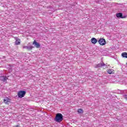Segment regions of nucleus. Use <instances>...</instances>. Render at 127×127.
Listing matches in <instances>:
<instances>
[{
  "label": "nucleus",
  "instance_id": "nucleus-1",
  "mask_svg": "<svg viewBox=\"0 0 127 127\" xmlns=\"http://www.w3.org/2000/svg\"><path fill=\"white\" fill-rule=\"evenodd\" d=\"M55 121L57 123H61V122L63 121V115L60 113L57 114Z\"/></svg>",
  "mask_w": 127,
  "mask_h": 127
},
{
  "label": "nucleus",
  "instance_id": "nucleus-2",
  "mask_svg": "<svg viewBox=\"0 0 127 127\" xmlns=\"http://www.w3.org/2000/svg\"><path fill=\"white\" fill-rule=\"evenodd\" d=\"M26 92L25 91H20L18 92V96L19 98H23L25 96Z\"/></svg>",
  "mask_w": 127,
  "mask_h": 127
},
{
  "label": "nucleus",
  "instance_id": "nucleus-3",
  "mask_svg": "<svg viewBox=\"0 0 127 127\" xmlns=\"http://www.w3.org/2000/svg\"><path fill=\"white\" fill-rule=\"evenodd\" d=\"M98 42L100 45H105L106 44V40L104 38H101L98 41Z\"/></svg>",
  "mask_w": 127,
  "mask_h": 127
},
{
  "label": "nucleus",
  "instance_id": "nucleus-4",
  "mask_svg": "<svg viewBox=\"0 0 127 127\" xmlns=\"http://www.w3.org/2000/svg\"><path fill=\"white\" fill-rule=\"evenodd\" d=\"M10 99L6 97L3 99V102L6 104V105H9V103H10Z\"/></svg>",
  "mask_w": 127,
  "mask_h": 127
},
{
  "label": "nucleus",
  "instance_id": "nucleus-5",
  "mask_svg": "<svg viewBox=\"0 0 127 127\" xmlns=\"http://www.w3.org/2000/svg\"><path fill=\"white\" fill-rule=\"evenodd\" d=\"M33 45H34L36 48H39V47H40V44H39V43L36 42V41H34L33 42Z\"/></svg>",
  "mask_w": 127,
  "mask_h": 127
},
{
  "label": "nucleus",
  "instance_id": "nucleus-6",
  "mask_svg": "<svg viewBox=\"0 0 127 127\" xmlns=\"http://www.w3.org/2000/svg\"><path fill=\"white\" fill-rule=\"evenodd\" d=\"M103 66H106V64L104 63H100L96 65L95 68H99L100 67H103Z\"/></svg>",
  "mask_w": 127,
  "mask_h": 127
},
{
  "label": "nucleus",
  "instance_id": "nucleus-7",
  "mask_svg": "<svg viewBox=\"0 0 127 127\" xmlns=\"http://www.w3.org/2000/svg\"><path fill=\"white\" fill-rule=\"evenodd\" d=\"M23 48H25V49H27V50H31L33 48V47H32V46H25L23 47Z\"/></svg>",
  "mask_w": 127,
  "mask_h": 127
},
{
  "label": "nucleus",
  "instance_id": "nucleus-8",
  "mask_svg": "<svg viewBox=\"0 0 127 127\" xmlns=\"http://www.w3.org/2000/svg\"><path fill=\"white\" fill-rule=\"evenodd\" d=\"M107 73H108V74H114L115 73V70L113 69H109L107 70Z\"/></svg>",
  "mask_w": 127,
  "mask_h": 127
},
{
  "label": "nucleus",
  "instance_id": "nucleus-9",
  "mask_svg": "<svg viewBox=\"0 0 127 127\" xmlns=\"http://www.w3.org/2000/svg\"><path fill=\"white\" fill-rule=\"evenodd\" d=\"M91 42L93 44H96L98 42V40H97L96 38H93L91 39Z\"/></svg>",
  "mask_w": 127,
  "mask_h": 127
},
{
  "label": "nucleus",
  "instance_id": "nucleus-10",
  "mask_svg": "<svg viewBox=\"0 0 127 127\" xmlns=\"http://www.w3.org/2000/svg\"><path fill=\"white\" fill-rule=\"evenodd\" d=\"M0 80H2L3 82H5L7 80V77L6 76H2L0 77Z\"/></svg>",
  "mask_w": 127,
  "mask_h": 127
},
{
  "label": "nucleus",
  "instance_id": "nucleus-11",
  "mask_svg": "<svg viewBox=\"0 0 127 127\" xmlns=\"http://www.w3.org/2000/svg\"><path fill=\"white\" fill-rule=\"evenodd\" d=\"M117 17H120V18H123V14L122 13H118L116 14Z\"/></svg>",
  "mask_w": 127,
  "mask_h": 127
},
{
  "label": "nucleus",
  "instance_id": "nucleus-12",
  "mask_svg": "<svg viewBox=\"0 0 127 127\" xmlns=\"http://www.w3.org/2000/svg\"><path fill=\"white\" fill-rule=\"evenodd\" d=\"M15 44L16 45H18L19 44H20V40L19 39H17L16 40V41L15 42Z\"/></svg>",
  "mask_w": 127,
  "mask_h": 127
},
{
  "label": "nucleus",
  "instance_id": "nucleus-13",
  "mask_svg": "<svg viewBox=\"0 0 127 127\" xmlns=\"http://www.w3.org/2000/svg\"><path fill=\"white\" fill-rule=\"evenodd\" d=\"M78 114H83V109H79L77 111Z\"/></svg>",
  "mask_w": 127,
  "mask_h": 127
},
{
  "label": "nucleus",
  "instance_id": "nucleus-14",
  "mask_svg": "<svg viewBox=\"0 0 127 127\" xmlns=\"http://www.w3.org/2000/svg\"><path fill=\"white\" fill-rule=\"evenodd\" d=\"M15 127H20L19 125H17L15 126Z\"/></svg>",
  "mask_w": 127,
  "mask_h": 127
}]
</instances>
